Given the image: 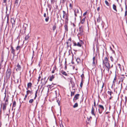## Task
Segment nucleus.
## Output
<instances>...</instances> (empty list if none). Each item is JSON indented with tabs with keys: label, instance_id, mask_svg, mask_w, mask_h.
I'll return each mask as SVG.
<instances>
[{
	"label": "nucleus",
	"instance_id": "f257e3e1",
	"mask_svg": "<svg viewBox=\"0 0 127 127\" xmlns=\"http://www.w3.org/2000/svg\"><path fill=\"white\" fill-rule=\"evenodd\" d=\"M11 73V69L8 68L6 73L7 79H8L10 78Z\"/></svg>",
	"mask_w": 127,
	"mask_h": 127
},
{
	"label": "nucleus",
	"instance_id": "f03ea898",
	"mask_svg": "<svg viewBox=\"0 0 127 127\" xmlns=\"http://www.w3.org/2000/svg\"><path fill=\"white\" fill-rule=\"evenodd\" d=\"M97 106L99 113L100 114H101L104 110V107L103 105L100 104H98Z\"/></svg>",
	"mask_w": 127,
	"mask_h": 127
},
{
	"label": "nucleus",
	"instance_id": "7ed1b4c3",
	"mask_svg": "<svg viewBox=\"0 0 127 127\" xmlns=\"http://www.w3.org/2000/svg\"><path fill=\"white\" fill-rule=\"evenodd\" d=\"M65 24L64 26L65 30V31L67 32L68 31L67 25L68 24V19L67 18H66L65 20Z\"/></svg>",
	"mask_w": 127,
	"mask_h": 127
},
{
	"label": "nucleus",
	"instance_id": "20e7f679",
	"mask_svg": "<svg viewBox=\"0 0 127 127\" xmlns=\"http://www.w3.org/2000/svg\"><path fill=\"white\" fill-rule=\"evenodd\" d=\"M63 18H64L65 16V20L66 18L68 19V16L69 14L68 13H66L65 11H63Z\"/></svg>",
	"mask_w": 127,
	"mask_h": 127
},
{
	"label": "nucleus",
	"instance_id": "39448f33",
	"mask_svg": "<svg viewBox=\"0 0 127 127\" xmlns=\"http://www.w3.org/2000/svg\"><path fill=\"white\" fill-rule=\"evenodd\" d=\"M15 68H16V71H20L21 69V67L19 64H17V65L15 67Z\"/></svg>",
	"mask_w": 127,
	"mask_h": 127
},
{
	"label": "nucleus",
	"instance_id": "423d86ee",
	"mask_svg": "<svg viewBox=\"0 0 127 127\" xmlns=\"http://www.w3.org/2000/svg\"><path fill=\"white\" fill-rule=\"evenodd\" d=\"M79 34L81 35H82L83 34V28L82 27L79 28Z\"/></svg>",
	"mask_w": 127,
	"mask_h": 127
},
{
	"label": "nucleus",
	"instance_id": "0eeeda50",
	"mask_svg": "<svg viewBox=\"0 0 127 127\" xmlns=\"http://www.w3.org/2000/svg\"><path fill=\"white\" fill-rule=\"evenodd\" d=\"M79 95H80L79 94H77L75 95L73 99V100L74 102H75L76 100L79 98Z\"/></svg>",
	"mask_w": 127,
	"mask_h": 127
},
{
	"label": "nucleus",
	"instance_id": "6e6552de",
	"mask_svg": "<svg viewBox=\"0 0 127 127\" xmlns=\"http://www.w3.org/2000/svg\"><path fill=\"white\" fill-rule=\"evenodd\" d=\"M103 64H104L106 67L110 66L108 62H104V61H103Z\"/></svg>",
	"mask_w": 127,
	"mask_h": 127
},
{
	"label": "nucleus",
	"instance_id": "1a4fd4ad",
	"mask_svg": "<svg viewBox=\"0 0 127 127\" xmlns=\"http://www.w3.org/2000/svg\"><path fill=\"white\" fill-rule=\"evenodd\" d=\"M15 20L14 18H11V22L12 24V26L13 27L15 25Z\"/></svg>",
	"mask_w": 127,
	"mask_h": 127
},
{
	"label": "nucleus",
	"instance_id": "9d476101",
	"mask_svg": "<svg viewBox=\"0 0 127 127\" xmlns=\"http://www.w3.org/2000/svg\"><path fill=\"white\" fill-rule=\"evenodd\" d=\"M21 1V0H16L15 3L16 4V5H17L18 4L19 5Z\"/></svg>",
	"mask_w": 127,
	"mask_h": 127
},
{
	"label": "nucleus",
	"instance_id": "9b49d317",
	"mask_svg": "<svg viewBox=\"0 0 127 127\" xmlns=\"http://www.w3.org/2000/svg\"><path fill=\"white\" fill-rule=\"evenodd\" d=\"M94 111L95 109L94 108L93 106L91 111V114L95 116V115L94 113Z\"/></svg>",
	"mask_w": 127,
	"mask_h": 127
},
{
	"label": "nucleus",
	"instance_id": "f8f14e48",
	"mask_svg": "<svg viewBox=\"0 0 127 127\" xmlns=\"http://www.w3.org/2000/svg\"><path fill=\"white\" fill-rule=\"evenodd\" d=\"M7 105L6 103H3V104L2 109L3 111H4L6 110Z\"/></svg>",
	"mask_w": 127,
	"mask_h": 127
},
{
	"label": "nucleus",
	"instance_id": "ddd939ff",
	"mask_svg": "<svg viewBox=\"0 0 127 127\" xmlns=\"http://www.w3.org/2000/svg\"><path fill=\"white\" fill-rule=\"evenodd\" d=\"M86 18V17H84V18H83L82 19H80L81 21H80V23H81L82 24H83L85 21V19Z\"/></svg>",
	"mask_w": 127,
	"mask_h": 127
},
{
	"label": "nucleus",
	"instance_id": "4468645a",
	"mask_svg": "<svg viewBox=\"0 0 127 127\" xmlns=\"http://www.w3.org/2000/svg\"><path fill=\"white\" fill-rule=\"evenodd\" d=\"M125 78V77L123 75H122L120 77V80L121 81L123 82Z\"/></svg>",
	"mask_w": 127,
	"mask_h": 127
},
{
	"label": "nucleus",
	"instance_id": "2eb2a0df",
	"mask_svg": "<svg viewBox=\"0 0 127 127\" xmlns=\"http://www.w3.org/2000/svg\"><path fill=\"white\" fill-rule=\"evenodd\" d=\"M61 73L62 74L66 76H67V74L66 73V72L63 70H62L61 71Z\"/></svg>",
	"mask_w": 127,
	"mask_h": 127
},
{
	"label": "nucleus",
	"instance_id": "dca6fc26",
	"mask_svg": "<svg viewBox=\"0 0 127 127\" xmlns=\"http://www.w3.org/2000/svg\"><path fill=\"white\" fill-rule=\"evenodd\" d=\"M11 52L13 54V55L15 54V50L13 49V47L12 46H11Z\"/></svg>",
	"mask_w": 127,
	"mask_h": 127
},
{
	"label": "nucleus",
	"instance_id": "f3484780",
	"mask_svg": "<svg viewBox=\"0 0 127 127\" xmlns=\"http://www.w3.org/2000/svg\"><path fill=\"white\" fill-rule=\"evenodd\" d=\"M117 7L114 4H113V9L115 10L116 12H117V10L116 9Z\"/></svg>",
	"mask_w": 127,
	"mask_h": 127
},
{
	"label": "nucleus",
	"instance_id": "a211bd4d",
	"mask_svg": "<svg viewBox=\"0 0 127 127\" xmlns=\"http://www.w3.org/2000/svg\"><path fill=\"white\" fill-rule=\"evenodd\" d=\"M54 76L52 75L50 77L49 80L50 81H52L53 79L54 78Z\"/></svg>",
	"mask_w": 127,
	"mask_h": 127
},
{
	"label": "nucleus",
	"instance_id": "6ab92c4d",
	"mask_svg": "<svg viewBox=\"0 0 127 127\" xmlns=\"http://www.w3.org/2000/svg\"><path fill=\"white\" fill-rule=\"evenodd\" d=\"M32 86V84L31 82L27 84L28 88H31Z\"/></svg>",
	"mask_w": 127,
	"mask_h": 127
},
{
	"label": "nucleus",
	"instance_id": "aec40b11",
	"mask_svg": "<svg viewBox=\"0 0 127 127\" xmlns=\"http://www.w3.org/2000/svg\"><path fill=\"white\" fill-rule=\"evenodd\" d=\"M56 66H55L54 67L53 70L52 72V73H54L55 71L56 70Z\"/></svg>",
	"mask_w": 127,
	"mask_h": 127
},
{
	"label": "nucleus",
	"instance_id": "412c9836",
	"mask_svg": "<svg viewBox=\"0 0 127 127\" xmlns=\"http://www.w3.org/2000/svg\"><path fill=\"white\" fill-rule=\"evenodd\" d=\"M16 105V101H14L13 103V105H12V108L13 107H15Z\"/></svg>",
	"mask_w": 127,
	"mask_h": 127
},
{
	"label": "nucleus",
	"instance_id": "4be33fe9",
	"mask_svg": "<svg viewBox=\"0 0 127 127\" xmlns=\"http://www.w3.org/2000/svg\"><path fill=\"white\" fill-rule=\"evenodd\" d=\"M116 79H117V77H116V75L115 76V77L114 78L113 81V84H114L115 83Z\"/></svg>",
	"mask_w": 127,
	"mask_h": 127
},
{
	"label": "nucleus",
	"instance_id": "5701e85b",
	"mask_svg": "<svg viewBox=\"0 0 127 127\" xmlns=\"http://www.w3.org/2000/svg\"><path fill=\"white\" fill-rule=\"evenodd\" d=\"M74 13H79V10L78 9H75L74 11Z\"/></svg>",
	"mask_w": 127,
	"mask_h": 127
},
{
	"label": "nucleus",
	"instance_id": "b1692460",
	"mask_svg": "<svg viewBox=\"0 0 127 127\" xmlns=\"http://www.w3.org/2000/svg\"><path fill=\"white\" fill-rule=\"evenodd\" d=\"M107 93L110 96H111V95L113 93L111 91H108L107 92Z\"/></svg>",
	"mask_w": 127,
	"mask_h": 127
},
{
	"label": "nucleus",
	"instance_id": "393cba45",
	"mask_svg": "<svg viewBox=\"0 0 127 127\" xmlns=\"http://www.w3.org/2000/svg\"><path fill=\"white\" fill-rule=\"evenodd\" d=\"M78 106V104L77 103H75L74 105L73 106V107L74 108H75L77 107Z\"/></svg>",
	"mask_w": 127,
	"mask_h": 127
},
{
	"label": "nucleus",
	"instance_id": "a878e982",
	"mask_svg": "<svg viewBox=\"0 0 127 127\" xmlns=\"http://www.w3.org/2000/svg\"><path fill=\"white\" fill-rule=\"evenodd\" d=\"M105 2L107 6H109V4L107 1L105 0Z\"/></svg>",
	"mask_w": 127,
	"mask_h": 127
},
{
	"label": "nucleus",
	"instance_id": "bb28decb",
	"mask_svg": "<svg viewBox=\"0 0 127 127\" xmlns=\"http://www.w3.org/2000/svg\"><path fill=\"white\" fill-rule=\"evenodd\" d=\"M71 41L70 40L66 42L67 44H69L71 45Z\"/></svg>",
	"mask_w": 127,
	"mask_h": 127
},
{
	"label": "nucleus",
	"instance_id": "cd10ccee",
	"mask_svg": "<svg viewBox=\"0 0 127 127\" xmlns=\"http://www.w3.org/2000/svg\"><path fill=\"white\" fill-rule=\"evenodd\" d=\"M93 64H94V65L95 64V57H93Z\"/></svg>",
	"mask_w": 127,
	"mask_h": 127
},
{
	"label": "nucleus",
	"instance_id": "c85d7f7f",
	"mask_svg": "<svg viewBox=\"0 0 127 127\" xmlns=\"http://www.w3.org/2000/svg\"><path fill=\"white\" fill-rule=\"evenodd\" d=\"M32 92L30 90H28L27 91V95H28L29 93L31 94Z\"/></svg>",
	"mask_w": 127,
	"mask_h": 127
},
{
	"label": "nucleus",
	"instance_id": "c756f323",
	"mask_svg": "<svg viewBox=\"0 0 127 127\" xmlns=\"http://www.w3.org/2000/svg\"><path fill=\"white\" fill-rule=\"evenodd\" d=\"M49 19V17L48 16L45 19V21L46 22H47L48 21Z\"/></svg>",
	"mask_w": 127,
	"mask_h": 127
},
{
	"label": "nucleus",
	"instance_id": "7c9ffc66",
	"mask_svg": "<svg viewBox=\"0 0 127 127\" xmlns=\"http://www.w3.org/2000/svg\"><path fill=\"white\" fill-rule=\"evenodd\" d=\"M29 37V36L28 35L26 36L25 38L26 41L27 40Z\"/></svg>",
	"mask_w": 127,
	"mask_h": 127
},
{
	"label": "nucleus",
	"instance_id": "2f4dec72",
	"mask_svg": "<svg viewBox=\"0 0 127 127\" xmlns=\"http://www.w3.org/2000/svg\"><path fill=\"white\" fill-rule=\"evenodd\" d=\"M97 22L98 23H99L100 21V19L99 17L97 18Z\"/></svg>",
	"mask_w": 127,
	"mask_h": 127
},
{
	"label": "nucleus",
	"instance_id": "473e14b6",
	"mask_svg": "<svg viewBox=\"0 0 127 127\" xmlns=\"http://www.w3.org/2000/svg\"><path fill=\"white\" fill-rule=\"evenodd\" d=\"M77 46L79 47H81L82 46L81 44L78 42L77 43Z\"/></svg>",
	"mask_w": 127,
	"mask_h": 127
},
{
	"label": "nucleus",
	"instance_id": "72a5a7b5",
	"mask_svg": "<svg viewBox=\"0 0 127 127\" xmlns=\"http://www.w3.org/2000/svg\"><path fill=\"white\" fill-rule=\"evenodd\" d=\"M33 101H34L33 99H31L29 100V103H32L33 102Z\"/></svg>",
	"mask_w": 127,
	"mask_h": 127
},
{
	"label": "nucleus",
	"instance_id": "f704fd0d",
	"mask_svg": "<svg viewBox=\"0 0 127 127\" xmlns=\"http://www.w3.org/2000/svg\"><path fill=\"white\" fill-rule=\"evenodd\" d=\"M21 48V47L20 46H18L16 48V49L18 50L20 49Z\"/></svg>",
	"mask_w": 127,
	"mask_h": 127
},
{
	"label": "nucleus",
	"instance_id": "c9c22d12",
	"mask_svg": "<svg viewBox=\"0 0 127 127\" xmlns=\"http://www.w3.org/2000/svg\"><path fill=\"white\" fill-rule=\"evenodd\" d=\"M83 80H81V82L80 83V86L81 87V88H82L83 86Z\"/></svg>",
	"mask_w": 127,
	"mask_h": 127
},
{
	"label": "nucleus",
	"instance_id": "e433bc0d",
	"mask_svg": "<svg viewBox=\"0 0 127 127\" xmlns=\"http://www.w3.org/2000/svg\"><path fill=\"white\" fill-rule=\"evenodd\" d=\"M103 61H104V62H108V59L107 57H105L104 60H103Z\"/></svg>",
	"mask_w": 127,
	"mask_h": 127
},
{
	"label": "nucleus",
	"instance_id": "4c0bfd02",
	"mask_svg": "<svg viewBox=\"0 0 127 127\" xmlns=\"http://www.w3.org/2000/svg\"><path fill=\"white\" fill-rule=\"evenodd\" d=\"M8 98H6V100H5V103H6V104H8Z\"/></svg>",
	"mask_w": 127,
	"mask_h": 127
},
{
	"label": "nucleus",
	"instance_id": "58836bf2",
	"mask_svg": "<svg viewBox=\"0 0 127 127\" xmlns=\"http://www.w3.org/2000/svg\"><path fill=\"white\" fill-rule=\"evenodd\" d=\"M107 68L106 69V70L108 71V72H109V70L110 69V68L111 67L110 66H108V67H106Z\"/></svg>",
	"mask_w": 127,
	"mask_h": 127
},
{
	"label": "nucleus",
	"instance_id": "ea45409f",
	"mask_svg": "<svg viewBox=\"0 0 127 127\" xmlns=\"http://www.w3.org/2000/svg\"><path fill=\"white\" fill-rule=\"evenodd\" d=\"M81 76L82 78L81 80H83V78H84V75L83 74H82V75H81Z\"/></svg>",
	"mask_w": 127,
	"mask_h": 127
},
{
	"label": "nucleus",
	"instance_id": "a19ab883",
	"mask_svg": "<svg viewBox=\"0 0 127 127\" xmlns=\"http://www.w3.org/2000/svg\"><path fill=\"white\" fill-rule=\"evenodd\" d=\"M87 11L88 10H87L85 12L83 15V16H85V15H86L87 13Z\"/></svg>",
	"mask_w": 127,
	"mask_h": 127
},
{
	"label": "nucleus",
	"instance_id": "79ce46f5",
	"mask_svg": "<svg viewBox=\"0 0 127 127\" xmlns=\"http://www.w3.org/2000/svg\"><path fill=\"white\" fill-rule=\"evenodd\" d=\"M75 92H71V96H72L73 95H74Z\"/></svg>",
	"mask_w": 127,
	"mask_h": 127
},
{
	"label": "nucleus",
	"instance_id": "37998d69",
	"mask_svg": "<svg viewBox=\"0 0 127 127\" xmlns=\"http://www.w3.org/2000/svg\"><path fill=\"white\" fill-rule=\"evenodd\" d=\"M110 58L111 61L112 62H113V58L112 57V56H111V57H110Z\"/></svg>",
	"mask_w": 127,
	"mask_h": 127
},
{
	"label": "nucleus",
	"instance_id": "c03bdc74",
	"mask_svg": "<svg viewBox=\"0 0 127 127\" xmlns=\"http://www.w3.org/2000/svg\"><path fill=\"white\" fill-rule=\"evenodd\" d=\"M56 27L55 26H54L53 27V31H54L56 29Z\"/></svg>",
	"mask_w": 127,
	"mask_h": 127
},
{
	"label": "nucleus",
	"instance_id": "a18cd8bd",
	"mask_svg": "<svg viewBox=\"0 0 127 127\" xmlns=\"http://www.w3.org/2000/svg\"><path fill=\"white\" fill-rule=\"evenodd\" d=\"M27 95V94L25 95V97L24 98V100H26V99L27 97V95Z\"/></svg>",
	"mask_w": 127,
	"mask_h": 127
},
{
	"label": "nucleus",
	"instance_id": "49530a36",
	"mask_svg": "<svg viewBox=\"0 0 127 127\" xmlns=\"http://www.w3.org/2000/svg\"><path fill=\"white\" fill-rule=\"evenodd\" d=\"M100 6H99L97 8V10L98 11H99L100 10Z\"/></svg>",
	"mask_w": 127,
	"mask_h": 127
},
{
	"label": "nucleus",
	"instance_id": "de8ad7c7",
	"mask_svg": "<svg viewBox=\"0 0 127 127\" xmlns=\"http://www.w3.org/2000/svg\"><path fill=\"white\" fill-rule=\"evenodd\" d=\"M9 15L7 14L6 15V17H7V19L8 20H9Z\"/></svg>",
	"mask_w": 127,
	"mask_h": 127
},
{
	"label": "nucleus",
	"instance_id": "09e8293b",
	"mask_svg": "<svg viewBox=\"0 0 127 127\" xmlns=\"http://www.w3.org/2000/svg\"><path fill=\"white\" fill-rule=\"evenodd\" d=\"M49 86V87L50 88H52V87H53V86H52V85H48V87Z\"/></svg>",
	"mask_w": 127,
	"mask_h": 127
},
{
	"label": "nucleus",
	"instance_id": "8fccbe9b",
	"mask_svg": "<svg viewBox=\"0 0 127 127\" xmlns=\"http://www.w3.org/2000/svg\"><path fill=\"white\" fill-rule=\"evenodd\" d=\"M57 102L58 103V104L59 105V106H60V100H57Z\"/></svg>",
	"mask_w": 127,
	"mask_h": 127
},
{
	"label": "nucleus",
	"instance_id": "3c124183",
	"mask_svg": "<svg viewBox=\"0 0 127 127\" xmlns=\"http://www.w3.org/2000/svg\"><path fill=\"white\" fill-rule=\"evenodd\" d=\"M3 61V58H2L1 59V61L0 63V65H1L2 64V62Z\"/></svg>",
	"mask_w": 127,
	"mask_h": 127
},
{
	"label": "nucleus",
	"instance_id": "603ef678",
	"mask_svg": "<svg viewBox=\"0 0 127 127\" xmlns=\"http://www.w3.org/2000/svg\"><path fill=\"white\" fill-rule=\"evenodd\" d=\"M69 7H70V9H71L72 8V6L71 4V3H70Z\"/></svg>",
	"mask_w": 127,
	"mask_h": 127
},
{
	"label": "nucleus",
	"instance_id": "864d4df0",
	"mask_svg": "<svg viewBox=\"0 0 127 127\" xmlns=\"http://www.w3.org/2000/svg\"><path fill=\"white\" fill-rule=\"evenodd\" d=\"M127 11H126L125 13V16H126L127 15Z\"/></svg>",
	"mask_w": 127,
	"mask_h": 127
},
{
	"label": "nucleus",
	"instance_id": "5fc2aeb1",
	"mask_svg": "<svg viewBox=\"0 0 127 127\" xmlns=\"http://www.w3.org/2000/svg\"><path fill=\"white\" fill-rule=\"evenodd\" d=\"M104 84L103 83V85H102L101 87L102 90H101V91H102V90L103 88L104 87Z\"/></svg>",
	"mask_w": 127,
	"mask_h": 127
},
{
	"label": "nucleus",
	"instance_id": "6e6d98bb",
	"mask_svg": "<svg viewBox=\"0 0 127 127\" xmlns=\"http://www.w3.org/2000/svg\"><path fill=\"white\" fill-rule=\"evenodd\" d=\"M67 44V48L69 46H71V45H69V44Z\"/></svg>",
	"mask_w": 127,
	"mask_h": 127
},
{
	"label": "nucleus",
	"instance_id": "4d7b16f0",
	"mask_svg": "<svg viewBox=\"0 0 127 127\" xmlns=\"http://www.w3.org/2000/svg\"><path fill=\"white\" fill-rule=\"evenodd\" d=\"M65 1L66 0H62V3H64Z\"/></svg>",
	"mask_w": 127,
	"mask_h": 127
},
{
	"label": "nucleus",
	"instance_id": "13d9d810",
	"mask_svg": "<svg viewBox=\"0 0 127 127\" xmlns=\"http://www.w3.org/2000/svg\"><path fill=\"white\" fill-rule=\"evenodd\" d=\"M77 44H76V42H75L74 43L73 46H76Z\"/></svg>",
	"mask_w": 127,
	"mask_h": 127
},
{
	"label": "nucleus",
	"instance_id": "bf43d9fd",
	"mask_svg": "<svg viewBox=\"0 0 127 127\" xmlns=\"http://www.w3.org/2000/svg\"><path fill=\"white\" fill-rule=\"evenodd\" d=\"M37 95L36 94H35V97H34V99H36V98L37 97Z\"/></svg>",
	"mask_w": 127,
	"mask_h": 127
},
{
	"label": "nucleus",
	"instance_id": "052dcab7",
	"mask_svg": "<svg viewBox=\"0 0 127 127\" xmlns=\"http://www.w3.org/2000/svg\"><path fill=\"white\" fill-rule=\"evenodd\" d=\"M43 16L45 17H46V13H45L44 14Z\"/></svg>",
	"mask_w": 127,
	"mask_h": 127
},
{
	"label": "nucleus",
	"instance_id": "680f3d73",
	"mask_svg": "<svg viewBox=\"0 0 127 127\" xmlns=\"http://www.w3.org/2000/svg\"><path fill=\"white\" fill-rule=\"evenodd\" d=\"M60 127H64V126H63V125L62 124V123L61 124V125L60 124Z\"/></svg>",
	"mask_w": 127,
	"mask_h": 127
},
{
	"label": "nucleus",
	"instance_id": "e2e57ef3",
	"mask_svg": "<svg viewBox=\"0 0 127 127\" xmlns=\"http://www.w3.org/2000/svg\"><path fill=\"white\" fill-rule=\"evenodd\" d=\"M80 60L79 59H76V61L78 62H79V61H80Z\"/></svg>",
	"mask_w": 127,
	"mask_h": 127
},
{
	"label": "nucleus",
	"instance_id": "0e129e2a",
	"mask_svg": "<svg viewBox=\"0 0 127 127\" xmlns=\"http://www.w3.org/2000/svg\"><path fill=\"white\" fill-rule=\"evenodd\" d=\"M41 77L40 74L39 75V76L38 77V79H40L41 78Z\"/></svg>",
	"mask_w": 127,
	"mask_h": 127
},
{
	"label": "nucleus",
	"instance_id": "69168bd1",
	"mask_svg": "<svg viewBox=\"0 0 127 127\" xmlns=\"http://www.w3.org/2000/svg\"><path fill=\"white\" fill-rule=\"evenodd\" d=\"M7 1V0H3V2L5 3Z\"/></svg>",
	"mask_w": 127,
	"mask_h": 127
},
{
	"label": "nucleus",
	"instance_id": "338daca9",
	"mask_svg": "<svg viewBox=\"0 0 127 127\" xmlns=\"http://www.w3.org/2000/svg\"><path fill=\"white\" fill-rule=\"evenodd\" d=\"M94 106L95 107L96 106L95 102V101L94 102Z\"/></svg>",
	"mask_w": 127,
	"mask_h": 127
},
{
	"label": "nucleus",
	"instance_id": "774afa93",
	"mask_svg": "<svg viewBox=\"0 0 127 127\" xmlns=\"http://www.w3.org/2000/svg\"><path fill=\"white\" fill-rule=\"evenodd\" d=\"M110 48L111 50L112 51H113V49L111 46L110 47Z\"/></svg>",
	"mask_w": 127,
	"mask_h": 127
}]
</instances>
